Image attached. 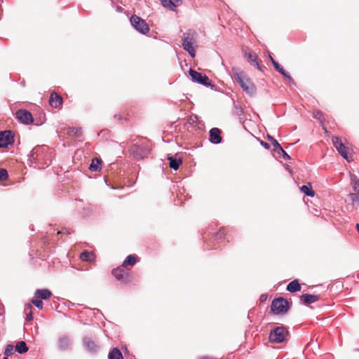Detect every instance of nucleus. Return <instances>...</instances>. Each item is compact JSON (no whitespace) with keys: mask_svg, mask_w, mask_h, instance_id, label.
<instances>
[{"mask_svg":"<svg viewBox=\"0 0 359 359\" xmlns=\"http://www.w3.org/2000/svg\"><path fill=\"white\" fill-rule=\"evenodd\" d=\"M163 7L170 11H175V8L182 3V0H160Z\"/></svg>","mask_w":359,"mask_h":359,"instance_id":"obj_15","label":"nucleus"},{"mask_svg":"<svg viewBox=\"0 0 359 359\" xmlns=\"http://www.w3.org/2000/svg\"><path fill=\"white\" fill-rule=\"evenodd\" d=\"M209 141L214 144H217L222 142V138L221 137V130L217 128H212L209 132Z\"/></svg>","mask_w":359,"mask_h":359,"instance_id":"obj_13","label":"nucleus"},{"mask_svg":"<svg viewBox=\"0 0 359 359\" xmlns=\"http://www.w3.org/2000/svg\"><path fill=\"white\" fill-rule=\"evenodd\" d=\"M189 74L193 82L205 87H210L212 90H215V85L212 83V81L205 74L198 72L193 69H189Z\"/></svg>","mask_w":359,"mask_h":359,"instance_id":"obj_4","label":"nucleus"},{"mask_svg":"<svg viewBox=\"0 0 359 359\" xmlns=\"http://www.w3.org/2000/svg\"><path fill=\"white\" fill-rule=\"evenodd\" d=\"M346 149V147L344 144H340L339 147L337 148V150L343 158L348 159Z\"/></svg>","mask_w":359,"mask_h":359,"instance_id":"obj_28","label":"nucleus"},{"mask_svg":"<svg viewBox=\"0 0 359 359\" xmlns=\"http://www.w3.org/2000/svg\"><path fill=\"white\" fill-rule=\"evenodd\" d=\"M168 160L169 161V166L170 168L174 170H177L179 169L180 165L182 163V160L180 157H177L176 156H169L168 157Z\"/></svg>","mask_w":359,"mask_h":359,"instance_id":"obj_18","label":"nucleus"},{"mask_svg":"<svg viewBox=\"0 0 359 359\" xmlns=\"http://www.w3.org/2000/svg\"><path fill=\"white\" fill-rule=\"evenodd\" d=\"M285 169L289 171L290 172H292V169L290 168V167L288 165H285Z\"/></svg>","mask_w":359,"mask_h":359,"instance_id":"obj_47","label":"nucleus"},{"mask_svg":"<svg viewBox=\"0 0 359 359\" xmlns=\"http://www.w3.org/2000/svg\"><path fill=\"white\" fill-rule=\"evenodd\" d=\"M3 359H8V358H7V357H4Z\"/></svg>","mask_w":359,"mask_h":359,"instance_id":"obj_50","label":"nucleus"},{"mask_svg":"<svg viewBox=\"0 0 359 359\" xmlns=\"http://www.w3.org/2000/svg\"><path fill=\"white\" fill-rule=\"evenodd\" d=\"M93 254L88 251H83L80 255V259L82 261L88 262L92 259Z\"/></svg>","mask_w":359,"mask_h":359,"instance_id":"obj_29","label":"nucleus"},{"mask_svg":"<svg viewBox=\"0 0 359 359\" xmlns=\"http://www.w3.org/2000/svg\"><path fill=\"white\" fill-rule=\"evenodd\" d=\"M319 299L320 295L318 294H303L300 296V300L306 305H309Z\"/></svg>","mask_w":359,"mask_h":359,"instance_id":"obj_16","label":"nucleus"},{"mask_svg":"<svg viewBox=\"0 0 359 359\" xmlns=\"http://www.w3.org/2000/svg\"><path fill=\"white\" fill-rule=\"evenodd\" d=\"M60 233H63V234H69L70 233L69 232V231H68L66 228H65V229H63L61 231H59V232L57 233V234H60Z\"/></svg>","mask_w":359,"mask_h":359,"instance_id":"obj_46","label":"nucleus"},{"mask_svg":"<svg viewBox=\"0 0 359 359\" xmlns=\"http://www.w3.org/2000/svg\"><path fill=\"white\" fill-rule=\"evenodd\" d=\"M196 33L194 30H189L188 32L183 34L182 46L191 57H194L196 55V51L193 47V44L195 43L196 40Z\"/></svg>","mask_w":359,"mask_h":359,"instance_id":"obj_3","label":"nucleus"},{"mask_svg":"<svg viewBox=\"0 0 359 359\" xmlns=\"http://www.w3.org/2000/svg\"><path fill=\"white\" fill-rule=\"evenodd\" d=\"M108 359H123V357L118 348H113L109 353Z\"/></svg>","mask_w":359,"mask_h":359,"instance_id":"obj_21","label":"nucleus"},{"mask_svg":"<svg viewBox=\"0 0 359 359\" xmlns=\"http://www.w3.org/2000/svg\"><path fill=\"white\" fill-rule=\"evenodd\" d=\"M348 198L353 204H356L359 207V194L351 193L348 194Z\"/></svg>","mask_w":359,"mask_h":359,"instance_id":"obj_31","label":"nucleus"},{"mask_svg":"<svg viewBox=\"0 0 359 359\" xmlns=\"http://www.w3.org/2000/svg\"><path fill=\"white\" fill-rule=\"evenodd\" d=\"M28 350L29 348L24 341H20L18 342L15 346V351L20 354L25 353L26 352L28 351Z\"/></svg>","mask_w":359,"mask_h":359,"instance_id":"obj_23","label":"nucleus"},{"mask_svg":"<svg viewBox=\"0 0 359 359\" xmlns=\"http://www.w3.org/2000/svg\"><path fill=\"white\" fill-rule=\"evenodd\" d=\"M116 10H117L118 11H120L121 10V7H119V6H118V7H117V8H116Z\"/></svg>","mask_w":359,"mask_h":359,"instance_id":"obj_49","label":"nucleus"},{"mask_svg":"<svg viewBox=\"0 0 359 359\" xmlns=\"http://www.w3.org/2000/svg\"><path fill=\"white\" fill-rule=\"evenodd\" d=\"M70 133L76 137H80L82 134L81 128L73 127L71 128Z\"/></svg>","mask_w":359,"mask_h":359,"instance_id":"obj_35","label":"nucleus"},{"mask_svg":"<svg viewBox=\"0 0 359 359\" xmlns=\"http://www.w3.org/2000/svg\"><path fill=\"white\" fill-rule=\"evenodd\" d=\"M332 142H333V144L334 145L335 148L337 149V147H339V144H343V142H341V140L339 139V137H337V136H334L332 138Z\"/></svg>","mask_w":359,"mask_h":359,"instance_id":"obj_38","label":"nucleus"},{"mask_svg":"<svg viewBox=\"0 0 359 359\" xmlns=\"http://www.w3.org/2000/svg\"><path fill=\"white\" fill-rule=\"evenodd\" d=\"M273 66L280 74H283L285 69L278 62L273 61Z\"/></svg>","mask_w":359,"mask_h":359,"instance_id":"obj_36","label":"nucleus"},{"mask_svg":"<svg viewBox=\"0 0 359 359\" xmlns=\"http://www.w3.org/2000/svg\"><path fill=\"white\" fill-rule=\"evenodd\" d=\"M62 103V97L55 92H52L50 95L49 104L53 107H57Z\"/></svg>","mask_w":359,"mask_h":359,"instance_id":"obj_17","label":"nucleus"},{"mask_svg":"<svg viewBox=\"0 0 359 359\" xmlns=\"http://www.w3.org/2000/svg\"><path fill=\"white\" fill-rule=\"evenodd\" d=\"M15 116L20 123L25 125H30L34 121L32 114L26 109H19L17 111Z\"/></svg>","mask_w":359,"mask_h":359,"instance_id":"obj_10","label":"nucleus"},{"mask_svg":"<svg viewBox=\"0 0 359 359\" xmlns=\"http://www.w3.org/2000/svg\"><path fill=\"white\" fill-rule=\"evenodd\" d=\"M225 231L224 229L221 228L219 231L215 235V240H222L224 238Z\"/></svg>","mask_w":359,"mask_h":359,"instance_id":"obj_33","label":"nucleus"},{"mask_svg":"<svg viewBox=\"0 0 359 359\" xmlns=\"http://www.w3.org/2000/svg\"><path fill=\"white\" fill-rule=\"evenodd\" d=\"M285 79H287L289 82L292 84H295L294 79L290 76V75L285 70L283 74H281Z\"/></svg>","mask_w":359,"mask_h":359,"instance_id":"obj_39","label":"nucleus"},{"mask_svg":"<svg viewBox=\"0 0 359 359\" xmlns=\"http://www.w3.org/2000/svg\"><path fill=\"white\" fill-rule=\"evenodd\" d=\"M130 151L135 159L140 160L149 154L150 147L147 143L134 144L130 148Z\"/></svg>","mask_w":359,"mask_h":359,"instance_id":"obj_6","label":"nucleus"},{"mask_svg":"<svg viewBox=\"0 0 359 359\" xmlns=\"http://www.w3.org/2000/svg\"><path fill=\"white\" fill-rule=\"evenodd\" d=\"M137 262L136 257L133 255H129L124 259L122 266L125 267L127 265L134 266Z\"/></svg>","mask_w":359,"mask_h":359,"instance_id":"obj_26","label":"nucleus"},{"mask_svg":"<svg viewBox=\"0 0 359 359\" xmlns=\"http://www.w3.org/2000/svg\"><path fill=\"white\" fill-rule=\"evenodd\" d=\"M14 143V135L11 130L0 131V148H6Z\"/></svg>","mask_w":359,"mask_h":359,"instance_id":"obj_9","label":"nucleus"},{"mask_svg":"<svg viewBox=\"0 0 359 359\" xmlns=\"http://www.w3.org/2000/svg\"><path fill=\"white\" fill-rule=\"evenodd\" d=\"M269 57L270 61L273 64V61H275L274 59L272 57V56L270 54H269Z\"/></svg>","mask_w":359,"mask_h":359,"instance_id":"obj_48","label":"nucleus"},{"mask_svg":"<svg viewBox=\"0 0 359 359\" xmlns=\"http://www.w3.org/2000/svg\"><path fill=\"white\" fill-rule=\"evenodd\" d=\"M34 295L38 299L46 300L50 297L52 293L48 289H37L35 291Z\"/></svg>","mask_w":359,"mask_h":359,"instance_id":"obj_19","label":"nucleus"},{"mask_svg":"<svg viewBox=\"0 0 359 359\" xmlns=\"http://www.w3.org/2000/svg\"><path fill=\"white\" fill-rule=\"evenodd\" d=\"M350 178H351V184H353L354 182L356 181V180H359V179L357 177V176L354 174H351V176H350Z\"/></svg>","mask_w":359,"mask_h":359,"instance_id":"obj_42","label":"nucleus"},{"mask_svg":"<svg viewBox=\"0 0 359 359\" xmlns=\"http://www.w3.org/2000/svg\"><path fill=\"white\" fill-rule=\"evenodd\" d=\"M286 289L290 292H297L301 290V285L299 280L295 279L289 283Z\"/></svg>","mask_w":359,"mask_h":359,"instance_id":"obj_20","label":"nucleus"},{"mask_svg":"<svg viewBox=\"0 0 359 359\" xmlns=\"http://www.w3.org/2000/svg\"><path fill=\"white\" fill-rule=\"evenodd\" d=\"M276 154L278 155L279 158H282L284 160H290V159H291V157L283 149V148L282 147H280V149L276 151Z\"/></svg>","mask_w":359,"mask_h":359,"instance_id":"obj_27","label":"nucleus"},{"mask_svg":"<svg viewBox=\"0 0 359 359\" xmlns=\"http://www.w3.org/2000/svg\"><path fill=\"white\" fill-rule=\"evenodd\" d=\"M322 116H323V112L322 111H316V112H314V117L316 118L320 119Z\"/></svg>","mask_w":359,"mask_h":359,"instance_id":"obj_41","label":"nucleus"},{"mask_svg":"<svg viewBox=\"0 0 359 359\" xmlns=\"http://www.w3.org/2000/svg\"><path fill=\"white\" fill-rule=\"evenodd\" d=\"M267 297H268L267 294H262L260 296L259 300L261 302H264L266 300Z\"/></svg>","mask_w":359,"mask_h":359,"instance_id":"obj_44","label":"nucleus"},{"mask_svg":"<svg viewBox=\"0 0 359 359\" xmlns=\"http://www.w3.org/2000/svg\"><path fill=\"white\" fill-rule=\"evenodd\" d=\"M8 177V171L5 168L0 169V181H4Z\"/></svg>","mask_w":359,"mask_h":359,"instance_id":"obj_34","label":"nucleus"},{"mask_svg":"<svg viewBox=\"0 0 359 359\" xmlns=\"http://www.w3.org/2000/svg\"><path fill=\"white\" fill-rule=\"evenodd\" d=\"M29 161L39 169H44L51 163V153L49 152V149L46 146H38L31 151Z\"/></svg>","mask_w":359,"mask_h":359,"instance_id":"obj_1","label":"nucleus"},{"mask_svg":"<svg viewBox=\"0 0 359 359\" xmlns=\"http://www.w3.org/2000/svg\"><path fill=\"white\" fill-rule=\"evenodd\" d=\"M268 139L269 141H271L273 147V151L274 152L276 153V151L277 150H278L280 149V147H281L282 146L279 144V142L276 140L274 139L273 137L270 136V135H268Z\"/></svg>","mask_w":359,"mask_h":359,"instance_id":"obj_30","label":"nucleus"},{"mask_svg":"<svg viewBox=\"0 0 359 359\" xmlns=\"http://www.w3.org/2000/svg\"><path fill=\"white\" fill-rule=\"evenodd\" d=\"M83 344L86 349L92 353H96L99 350V346L90 337H83Z\"/></svg>","mask_w":359,"mask_h":359,"instance_id":"obj_14","label":"nucleus"},{"mask_svg":"<svg viewBox=\"0 0 359 359\" xmlns=\"http://www.w3.org/2000/svg\"><path fill=\"white\" fill-rule=\"evenodd\" d=\"M246 57H247L248 61L252 65L255 66L257 68V69L262 70V68L257 62V56L255 54L249 53L248 54L246 55Z\"/></svg>","mask_w":359,"mask_h":359,"instance_id":"obj_22","label":"nucleus"},{"mask_svg":"<svg viewBox=\"0 0 359 359\" xmlns=\"http://www.w3.org/2000/svg\"><path fill=\"white\" fill-rule=\"evenodd\" d=\"M14 346L13 344H9L6 346L5 351H4V355L5 357L8 358L13 353Z\"/></svg>","mask_w":359,"mask_h":359,"instance_id":"obj_32","label":"nucleus"},{"mask_svg":"<svg viewBox=\"0 0 359 359\" xmlns=\"http://www.w3.org/2000/svg\"><path fill=\"white\" fill-rule=\"evenodd\" d=\"M71 345V339L67 334H62L59 336L57 339V347L60 351H67Z\"/></svg>","mask_w":359,"mask_h":359,"instance_id":"obj_12","label":"nucleus"},{"mask_svg":"<svg viewBox=\"0 0 359 359\" xmlns=\"http://www.w3.org/2000/svg\"><path fill=\"white\" fill-rule=\"evenodd\" d=\"M111 273L118 281L123 283L129 282V273L125 271L122 266L114 269Z\"/></svg>","mask_w":359,"mask_h":359,"instance_id":"obj_11","label":"nucleus"},{"mask_svg":"<svg viewBox=\"0 0 359 359\" xmlns=\"http://www.w3.org/2000/svg\"><path fill=\"white\" fill-rule=\"evenodd\" d=\"M290 309L288 301L283 297L274 299L271 305V309L275 314H283L287 312Z\"/></svg>","mask_w":359,"mask_h":359,"instance_id":"obj_5","label":"nucleus"},{"mask_svg":"<svg viewBox=\"0 0 359 359\" xmlns=\"http://www.w3.org/2000/svg\"><path fill=\"white\" fill-rule=\"evenodd\" d=\"M101 160L97 159V158L92 160L91 163L89 165V170L91 171H98L101 169Z\"/></svg>","mask_w":359,"mask_h":359,"instance_id":"obj_25","label":"nucleus"},{"mask_svg":"<svg viewBox=\"0 0 359 359\" xmlns=\"http://www.w3.org/2000/svg\"><path fill=\"white\" fill-rule=\"evenodd\" d=\"M33 319V315H32V312H29L27 316H26V320H28V321H30Z\"/></svg>","mask_w":359,"mask_h":359,"instance_id":"obj_45","label":"nucleus"},{"mask_svg":"<svg viewBox=\"0 0 359 359\" xmlns=\"http://www.w3.org/2000/svg\"><path fill=\"white\" fill-rule=\"evenodd\" d=\"M353 190L359 194V180H356L353 184H352Z\"/></svg>","mask_w":359,"mask_h":359,"instance_id":"obj_40","label":"nucleus"},{"mask_svg":"<svg viewBox=\"0 0 359 359\" xmlns=\"http://www.w3.org/2000/svg\"><path fill=\"white\" fill-rule=\"evenodd\" d=\"M288 332L283 326H278L272 329L269 333V339L270 342L280 344L285 341Z\"/></svg>","mask_w":359,"mask_h":359,"instance_id":"obj_7","label":"nucleus"},{"mask_svg":"<svg viewBox=\"0 0 359 359\" xmlns=\"http://www.w3.org/2000/svg\"><path fill=\"white\" fill-rule=\"evenodd\" d=\"M32 303L39 309H41L43 308V302L40 299H32Z\"/></svg>","mask_w":359,"mask_h":359,"instance_id":"obj_37","label":"nucleus"},{"mask_svg":"<svg viewBox=\"0 0 359 359\" xmlns=\"http://www.w3.org/2000/svg\"><path fill=\"white\" fill-rule=\"evenodd\" d=\"M130 22L133 27L138 32L142 34H147L149 32V27L144 20L140 17L133 15L130 18Z\"/></svg>","mask_w":359,"mask_h":359,"instance_id":"obj_8","label":"nucleus"},{"mask_svg":"<svg viewBox=\"0 0 359 359\" xmlns=\"http://www.w3.org/2000/svg\"><path fill=\"white\" fill-rule=\"evenodd\" d=\"M232 77L240 85L241 88L250 96L255 95L257 89L255 85L246 77L245 73L239 68L233 67L231 69Z\"/></svg>","mask_w":359,"mask_h":359,"instance_id":"obj_2","label":"nucleus"},{"mask_svg":"<svg viewBox=\"0 0 359 359\" xmlns=\"http://www.w3.org/2000/svg\"><path fill=\"white\" fill-rule=\"evenodd\" d=\"M300 191L305 195L310 197H313L315 195V192L312 190V187L310 184L302 186L300 187Z\"/></svg>","mask_w":359,"mask_h":359,"instance_id":"obj_24","label":"nucleus"},{"mask_svg":"<svg viewBox=\"0 0 359 359\" xmlns=\"http://www.w3.org/2000/svg\"><path fill=\"white\" fill-rule=\"evenodd\" d=\"M261 145H262L266 149L270 148V144L264 141H261Z\"/></svg>","mask_w":359,"mask_h":359,"instance_id":"obj_43","label":"nucleus"}]
</instances>
